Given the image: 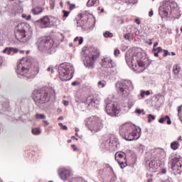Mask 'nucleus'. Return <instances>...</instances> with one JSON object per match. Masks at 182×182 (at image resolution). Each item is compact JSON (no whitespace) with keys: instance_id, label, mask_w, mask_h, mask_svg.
<instances>
[{"instance_id":"4c0bfd02","label":"nucleus","mask_w":182,"mask_h":182,"mask_svg":"<svg viewBox=\"0 0 182 182\" xmlns=\"http://www.w3.org/2000/svg\"><path fill=\"white\" fill-rule=\"evenodd\" d=\"M63 18H68L69 16V14H70V11H68L66 10H63Z\"/></svg>"},{"instance_id":"49530a36","label":"nucleus","mask_w":182,"mask_h":182,"mask_svg":"<svg viewBox=\"0 0 182 182\" xmlns=\"http://www.w3.org/2000/svg\"><path fill=\"white\" fill-rule=\"evenodd\" d=\"M47 72H50L51 73H53V68L49 67L47 68Z\"/></svg>"},{"instance_id":"c756f323","label":"nucleus","mask_w":182,"mask_h":182,"mask_svg":"<svg viewBox=\"0 0 182 182\" xmlns=\"http://www.w3.org/2000/svg\"><path fill=\"white\" fill-rule=\"evenodd\" d=\"M97 87L100 88V89H103V87H106V81L105 80H100V81H98L97 82Z\"/></svg>"},{"instance_id":"c9c22d12","label":"nucleus","mask_w":182,"mask_h":182,"mask_svg":"<svg viewBox=\"0 0 182 182\" xmlns=\"http://www.w3.org/2000/svg\"><path fill=\"white\" fill-rule=\"evenodd\" d=\"M4 53H7V55H12V52L11 50V48H6L4 50H3Z\"/></svg>"},{"instance_id":"4468645a","label":"nucleus","mask_w":182,"mask_h":182,"mask_svg":"<svg viewBox=\"0 0 182 182\" xmlns=\"http://www.w3.org/2000/svg\"><path fill=\"white\" fill-rule=\"evenodd\" d=\"M34 25L36 28H40L41 29L50 28V26H52L50 24V18H49L48 16H43L42 18L34 21Z\"/></svg>"},{"instance_id":"20e7f679","label":"nucleus","mask_w":182,"mask_h":182,"mask_svg":"<svg viewBox=\"0 0 182 182\" xmlns=\"http://www.w3.org/2000/svg\"><path fill=\"white\" fill-rule=\"evenodd\" d=\"M58 75L60 80L63 82H68L73 77V73H75V69L73 65L70 63H63L58 66Z\"/></svg>"},{"instance_id":"6e6d98bb","label":"nucleus","mask_w":182,"mask_h":182,"mask_svg":"<svg viewBox=\"0 0 182 182\" xmlns=\"http://www.w3.org/2000/svg\"><path fill=\"white\" fill-rule=\"evenodd\" d=\"M153 53H154V56H155L156 58H158V56H159V53H156V51H153Z\"/></svg>"},{"instance_id":"603ef678","label":"nucleus","mask_w":182,"mask_h":182,"mask_svg":"<svg viewBox=\"0 0 182 182\" xmlns=\"http://www.w3.org/2000/svg\"><path fill=\"white\" fill-rule=\"evenodd\" d=\"M2 63H4V59L0 56V66H2Z\"/></svg>"},{"instance_id":"338daca9","label":"nucleus","mask_w":182,"mask_h":182,"mask_svg":"<svg viewBox=\"0 0 182 182\" xmlns=\"http://www.w3.org/2000/svg\"><path fill=\"white\" fill-rule=\"evenodd\" d=\"M147 181H148V182H151V181H153V178H149L147 180Z\"/></svg>"},{"instance_id":"5701e85b","label":"nucleus","mask_w":182,"mask_h":182,"mask_svg":"<svg viewBox=\"0 0 182 182\" xmlns=\"http://www.w3.org/2000/svg\"><path fill=\"white\" fill-rule=\"evenodd\" d=\"M112 151L117 150V141L113 139H110L109 149Z\"/></svg>"},{"instance_id":"69168bd1","label":"nucleus","mask_w":182,"mask_h":182,"mask_svg":"<svg viewBox=\"0 0 182 182\" xmlns=\"http://www.w3.org/2000/svg\"><path fill=\"white\" fill-rule=\"evenodd\" d=\"M79 37H76L75 39H74V42H77V41H79Z\"/></svg>"},{"instance_id":"7ed1b4c3","label":"nucleus","mask_w":182,"mask_h":182,"mask_svg":"<svg viewBox=\"0 0 182 182\" xmlns=\"http://www.w3.org/2000/svg\"><path fill=\"white\" fill-rule=\"evenodd\" d=\"M36 45L41 52H46L49 55L56 52V46L53 39L48 37H41L38 39Z\"/></svg>"},{"instance_id":"f704fd0d","label":"nucleus","mask_w":182,"mask_h":182,"mask_svg":"<svg viewBox=\"0 0 182 182\" xmlns=\"http://www.w3.org/2000/svg\"><path fill=\"white\" fill-rule=\"evenodd\" d=\"M103 35L105 38H113V34L110 31H106Z\"/></svg>"},{"instance_id":"1a4fd4ad","label":"nucleus","mask_w":182,"mask_h":182,"mask_svg":"<svg viewBox=\"0 0 182 182\" xmlns=\"http://www.w3.org/2000/svg\"><path fill=\"white\" fill-rule=\"evenodd\" d=\"M105 112L112 117L119 116V113H120V107L117 105L116 102L112 101L109 98H107L105 100Z\"/></svg>"},{"instance_id":"b1692460","label":"nucleus","mask_w":182,"mask_h":182,"mask_svg":"<svg viewBox=\"0 0 182 182\" xmlns=\"http://www.w3.org/2000/svg\"><path fill=\"white\" fill-rule=\"evenodd\" d=\"M166 120H167V124H171V119L168 115H166L165 117L159 119V122L163 124Z\"/></svg>"},{"instance_id":"864d4df0","label":"nucleus","mask_w":182,"mask_h":182,"mask_svg":"<svg viewBox=\"0 0 182 182\" xmlns=\"http://www.w3.org/2000/svg\"><path fill=\"white\" fill-rule=\"evenodd\" d=\"M153 10H151L150 11H149V16H150V17H151V16H153Z\"/></svg>"},{"instance_id":"37998d69","label":"nucleus","mask_w":182,"mask_h":182,"mask_svg":"<svg viewBox=\"0 0 182 182\" xmlns=\"http://www.w3.org/2000/svg\"><path fill=\"white\" fill-rule=\"evenodd\" d=\"M114 55L115 56H119V55H120V50L119 49H116L114 52Z\"/></svg>"},{"instance_id":"39448f33","label":"nucleus","mask_w":182,"mask_h":182,"mask_svg":"<svg viewBox=\"0 0 182 182\" xmlns=\"http://www.w3.org/2000/svg\"><path fill=\"white\" fill-rule=\"evenodd\" d=\"M28 28V26L25 24V23H21L18 24L16 27V31L15 32V36L17 41H19V42H23V43H26V42H28L32 38V34L30 33L29 35L26 34V28Z\"/></svg>"},{"instance_id":"4be33fe9","label":"nucleus","mask_w":182,"mask_h":182,"mask_svg":"<svg viewBox=\"0 0 182 182\" xmlns=\"http://www.w3.org/2000/svg\"><path fill=\"white\" fill-rule=\"evenodd\" d=\"M115 160H126V154L124 152H117L114 155Z\"/></svg>"},{"instance_id":"a211bd4d","label":"nucleus","mask_w":182,"mask_h":182,"mask_svg":"<svg viewBox=\"0 0 182 182\" xmlns=\"http://www.w3.org/2000/svg\"><path fill=\"white\" fill-rule=\"evenodd\" d=\"M181 66L180 64H175L173 66V73L174 75L175 79H181L182 75H181Z\"/></svg>"},{"instance_id":"a18cd8bd","label":"nucleus","mask_w":182,"mask_h":182,"mask_svg":"<svg viewBox=\"0 0 182 182\" xmlns=\"http://www.w3.org/2000/svg\"><path fill=\"white\" fill-rule=\"evenodd\" d=\"M83 43V37H80L78 40V44L82 45Z\"/></svg>"},{"instance_id":"de8ad7c7","label":"nucleus","mask_w":182,"mask_h":182,"mask_svg":"<svg viewBox=\"0 0 182 182\" xmlns=\"http://www.w3.org/2000/svg\"><path fill=\"white\" fill-rule=\"evenodd\" d=\"M72 149H73L74 151H76V150H77V148L76 147V146L75 144L71 145Z\"/></svg>"},{"instance_id":"3c124183","label":"nucleus","mask_w":182,"mask_h":182,"mask_svg":"<svg viewBox=\"0 0 182 182\" xmlns=\"http://www.w3.org/2000/svg\"><path fill=\"white\" fill-rule=\"evenodd\" d=\"M146 95V91H141V97H144V95Z\"/></svg>"},{"instance_id":"c03bdc74","label":"nucleus","mask_w":182,"mask_h":182,"mask_svg":"<svg viewBox=\"0 0 182 182\" xmlns=\"http://www.w3.org/2000/svg\"><path fill=\"white\" fill-rule=\"evenodd\" d=\"M124 39H126L127 41H129V39H130V33H126L124 36Z\"/></svg>"},{"instance_id":"052dcab7","label":"nucleus","mask_w":182,"mask_h":182,"mask_svg":"<svg viewBox=\"0 0 182 182\" xmlns=\"http://www.w3.org/2000/svg\"><path fill=\"white\" fill-rule=\"evenodd\" d=\"M145 95H146V96H150V92H149V90L145 91Z\"/></svg>"},{"instance_id":"ea45409f","label":"nucleus","mask_w":182,"mask_h":182,"mask_svg":"<svg viewBox=\"0 0 182 182\" xmlns=\"http://www.w3.org/2000/svg\"><path fill=\"white\" fill-rule=\"evenodd\" d=\"M170 55H171V53H170V52H168V50H164V58H166V56H170Z\"/></svg>"},{"instance_id":"4d7b16f0","label":"nucleus","mask_w":182,"mask_h":182,"mask_svg":"<svg viewBox=\"0 0 182 182\" xmlns=\"http://www.w3.org/2000/svg\"><path fill=\"white\" fill-rule=\"evenodd\" d=\"M31 18H32V16L31 15H28V16H27L26 19V21H31Z\"/></svg>"},{"instance_id":"393cba45","label":"nucleus","mask_w":182,"mask_h":182,"mask_svg":"<svg viewBox=\"0 0 182 182\" xmlns=\"http://www.w3.org/2000/svg\"><path fill=\"white\" fill-rule=\"evenodd\" d=\"M8 107H9V102L6 100L5 102L0 105V112H1L2 110L4 111L6 109H8Z\"/></svg>"},{"instance_id":"9d476101","label":"nucleus","mask_w":182,"mask_h":182,"mask_svg":"<svg viewBox=\"0 0 182 182\" xmlns=\"http://www.w3.org/2000/svg\"><path fill=\"white\" fill-rule=\"evenodd\" d=\"M116 86L117 92L122 96V97H127V96L130 95V90H132L133 89V84L130 80H128L124 83L117 82Z\"/></svg>"},{"instance_id":"774afa93","label":"nucleus","mask_w":182,"mask_h":182,"mask_svg":"<svg viewBox=\"0 0 182 182\" xmlns=\"http://www.w3.org/2000/svg\"><path fill=\"white\" fill-rule=\"evenodd\" d=\"M178 141H182L181 136H178Z\"/></svg>"},{"instance_id":"9b49d317","label":"nucleus","mask_w":182,"mask_h":182,"mask_svg":"<svg viewBox=\"0 0 182 182\" xmlns=\"http://www.w3.org/2000/svg\"><path fill=\"white\" fill-rule=\"evenodd\" d=\"M81 55L82 59H84L85 66L91 69L93 68V65H95V58H96L95 53H90V50H86L82 51Z\"/></svg>"},{"instance_id":"5fc2aeb1","label":"nucleus","mask_w":182,"mask_h":182,"mask_svg":"<svg viewBox=\"0 0 182 182\" xmlns=\"http://www.w3.org/2000/svg\"><path fill=\"white\" fill-rule=\"evenodd\" d=\"M77 22V26H82V24H80V20H78Z\"/></svg>"},{"instance_id":"e2e57ef3","label":"nucleus","mask_w":182,"mask_h":182,"mask_svg":"<svg viewBox=\"0 0 182 182\" xmlns=\"http://www.w3.org/2000/svg\"><path fill=\"white\" fill-rule=\"evenodd\" d=\"M157 45H159L158 42L154 43V48H156V46H157Z\"/></svg>"},{"instance_id":"f03ea898","label":"nucleus","mask_w":182,"mask_h":182,"mask_svg":"<svg viewBox=\"0 0 182 182\" xmlns=\"http://www.w3.org/2000/svg\"><path fill=\"white\" fill-rule=\"evenodd\" d=\"M126 62L129 66L136 72V73H141L146 70V63H144V55L141 52L136 53L127 51L125 55Z\"/></svg>"},{"instance_id":"cd10ccee","label":"nucleus","mask_w":182,"mask_h":182,"mask_svg":"<svg viewBox=\"0 0 182 182\" xmlns=\"http://www.w3.org/2000/svg\"><path fill=\"white\" fill-rule=\"evenodd\" d=\"M178 147H180V143H178L177 141H173L171 144V149H172V150H177Z\"/></svg>"},{"instance_id":"2f4dec72","label":"nucleus","mask_w":182,"mask_h":182,"mask_svg":"<svg viewBox=\"0 0 182 182\" xmlns=\"http://www.w3.org/2000/svg\"><path fill=\"white\" fill-rule=\"evenodd\" d=\"M67 5L69 6L70 11H73V9L76 8V5L75 4H71L70 1H67Z\"/></svg>"},{"instance_id":"dca6fc26","label":"nucleus","mask_w":182,"mask_h":182,"mask_svg":"<svg viewBox=\"0 0 182 182\" xmlns=\"http://www.w3.org/2000/svg\"><path fill=\"white\" fill-rule=\"evenodd\" d=\"M83 103L91 107H97L100 101L97 98L95 97V95H92L88 96L87 99L83 101Z\"/></svg>"},{"instance_id":"6e6552de","label":"nucleus","mask_w":182,"mask_h":182,"mask_svg":"<svg viewBox=\"0 0 182 182\" xmlns=\"http://www.w3.org/2000/svg\"><path fill=\"white\" fill-rule=\"evenodd\" d=\"M85 125L92 133H97L103 129V122L97 117H90L85 120Z\"/></svg>"},{"instance_id":"09e8293b","label":"nucleus","mask_w":182,"mask_h":182,"mask_svg":"<svg viewBox=\"0 0 182 182\" xmlns=\"http://www.w3.org/2000/svg\"><path fill=\"white\" fill-rule=\"evenodd\" d=\"M135 22H136V23H137V25H140V23H141V22L140 21V20L139 18H136Z\"/></svg>"},{"instance_id":"7c9ffc66","label":"nucleus","mask_w":182,"mask_h":182,"mask_svg":"<svg viewBox=\"0 0 182 182\" xmlns=\"http://www.w3.org/2000/svg\"><path fill=\"white\" fill-rule=\"evenodd\" d=\"M96 2H97V0H88V1L87 3V6L88 8L94 6L95 4H96Z\"/></svg>"},{"instance_id":"c85d7f7f","label":"nucleus","mask_w":182,"mask_h":182,"mask_svg":"<svg viewBox=\"0 0 182 182\" xmlns=\"http://www.w3.org/2000/svg\"><path fill=\"white\" fill-rule=\"evenodd\" d=\"M35 117L37 120H43V119H46V115H45V114L37 113L36 114Z\"/></svg>"},{"instance_id":"72a5a7b5","label":"nucleus","mask_w":182,"mask_h":182,"mask_svg":"<svg viewBox=\"0 0 182 182\" xmlns=\"http://www.w3.org/2000/svg\"><path fill=\"white\" fill-rule=\"evenodd\" d=\"M148 122L149 123H151V122H153V120H156V117H154L153 114H149L148 115Z\"/></svg>"},{"instance_id":"79ce46f5","label":"nucleus","mask_w":182,"mask_h":182,"mask_svg":"<svg viewBox=\"0 0 182 182\" xmlns=\"http://www.w3.org/2000/svg\"><path fill=\"white\" fill-rule=\"evenodd\" d=\"M136 113H138V114H141V113H143V114H144V109H136Z\"/></svg>"},{"instance_id":"bb28decb","label":"nucleus","mask_w":182,"mask_h":182,"mask_svg":"<svg viewBox=\"0 0 182 182\" xmlns=\"http://www.w3.org/2000/svg\"><path fill=\"white\" fill-rule=\"evenodd\" d=\"M101 146H102V147L103 149H106L107 150H109V146H110V139L106 140L105 141H104V142L102 144Z\"/></svg>"},{"instance_id":"423d86ee","label":"nucleus","mask_w":182,"mask_h":182,"mask_svg":"<svg viewBox=\"0 0 182 182\" xmlns=\"http://www.w3.org/2000/svg\"><path fill=\"white\" fill-rule=\"evenodd\" d=\"M33 100L37 106H41V105H45L50 100V95L46 90H35L33 92Z\"/></svg>"},{"instance_id":"680f3d73","label":"nucleus","mask_w":182,"mask_h":182,"mask_svg":"<svg viewBox=\"0 0 182 182\" xmlns=\"http://www.w3.org/2000/svg\"><path fill=\"white\" fill-rule=\"evenodd\" d=\"M71 139L72 140H77V138H76L75 136H71Z\"/></svg>"},{"instance_id":"ddd939ff","label":"nucleus","mask_w":182,"mask_h":182,"mask_svg":"<svg viewBox=\"0 0 182 182\" xmlns=\"http://www.w3.org/2000/svg\"><path fill=\"white\" fill-rule=\"evenodd\" d=\"M171 168L175 174H180L182 171V160L178 156L172 157Z\"/></svg>"},{"instance_id":"0e129e2a","label":"nucleus","mask_w":182,"mask_h":182,"mask_svg":"<svg viewBox=\"0 0 182 182\" xmlns=\"http://www.w3.org/2000/svg\"><path fill=\"white\" fill-rule=\"evenodd\" d=\"M27 16H26V14H22V18H24L26 19Z\"/></svg>"},{"instance_id":"8fccbe9b","label":"nucleus","mask_w":182,"mask_h":182,"mask_svg":"<svg viewBox=\"0 0 182 182\" xmlns=\"http://www.w3.org/2000/svg\"><path fill=\"white\" fill-rule=\"evenodd\" d=\"M177 109H178V113H180L182 110V105L178 107Z\"/></svg>"},{"instance_id":"58836bf2","label":"nucleus","mask_w":182,"mask_h":182,"mask_svg":"<svg viewBox=\"0 0 182 182\" xmlns=\"http://www.w3.org/2000/svg\"><path fill=\"white\" fill-rule=\"evenodd\" d=\"M11 55H14V53H18V52H19V50L15 48H11Z\"/></svg>"},{"instance_id":"e433bc0d","label":"nucleus","mask_w":182,"mask_h":182,"mask_svg":"<svg viewBox=\"0 0 182 182\" xmlns=\"http://www.w3.org/2000/svg\"><path fill=\"white\" fill-rule=\"evenodd\" d=\"M152 51L156 52L157 53H160L163 52V49L161 48V47L154 48Z\"/></svg>"},{"instance_id":"6ab92c4d","label":"nucleus","mask_w":182,"mask_h":182,"mask_svg":"<svg viewBox=\"0 0 182 182\" xmlns=\"http://www.w3.org/2000/svg\"><path fill=\"white\" fill-rule=\"evenodd\" d=\"M113 66H114V65L113 64V60H112V58L109 57L104 58L102 60V68L110 69L113 68Z\"/></svg>"},{"instance_id":"a19ab883","label":"nucleus","mask_w":182,"mask_h":182,"mask_svg":"<svg viewBox=\"0 0 182 182\" xmlns=\"http://www.w3.org/2000/svg\"><path fill=\"white\" fill-rule=\"evenodd\" d=\"M58 124H59V126H60V127H62L63 130H68V127L65 126V125H63V123L60 122V123H59Z\"/></svg>"},{"instance_id":"412c9836","label":"nucleus","mask_w":182,"mask_h":182,"mask_svg":"<svg viewBox=\"0 0 182 182\" xmlns=\"http://www.w3.org/2000/svg\"><path fill=\"white\" fill-rule=\"evenodd\" d=\"M42 12H43V8L39 6H37L31 9V14H33V15H41Z\"/></svg>"},{"instance_id":"f257e3e1","label":"nucleus","mask_w":182,"mask_h":182,"mask_svg":"<svg viewBox=\"0 0 182 182\" xmlns=\"http://www.w3.org/2000/svg\"><path fill=\"white\" fill-rule=\"evenodd\" d=\"M32 63L28 58H22L17 63L16 72L18 77H26V79H33L39 73V65L38 63L31 68Z\"/></svg>"},{"instance_id":"f8f14e48","label":"nucleus","mask_w":182,"mask_h":182,"mask_svg":"<svg viewBox=\"0 0 182 182\" xmlns=\"http://www.w3.org/2000/svg\"><path fill=\"white\" fill-rule=\"evenodd\" d=\"M141 135V129L136 128L134 126L131 131H129L124 139L128 141H132V140H137Z\"/></svg>"},{"instance_id":"13d9d810","label":"nucleus","mask_w":182,"mask_h":182,"mask_svg":"<svg viewBox=\"0 0 182 182\" xmlns=\"http://www.w3.org/2000/svg\"><path fill=\"white\" fill-rule=\"evenodd\" d=\"M64 106H69V101H64Z\"/></svg>"},{"instance_id":"a878e982","label":"nucleus","mask_w":182,"mask_h":182,"mask_svg":"<svg viewBox=\"0 0 182 182\" xmlns=\"http://www.w3.org/2000/svg\"><path fill=\"white\" fill-rule=\"evenodd\" d=\"M118 164H119L121 168H124V167L127 166V160L124 159L120 161V159H117Z\"/></svg>"},{"instance_id":"0eeeda50","label":"nucleus","mask_w":182,"mask_h":182,"mask_svg":"<svg viewBox=\"0 0 182 182\" xmlns=\"http://www.w3.org/2000/svg\"><path fill=\"white\" fill-rule=\"evenodd\" d=\"M159 15L161 18H175L176 17V7L174 4L171 2L165 3L162 6L159 7Z\"/></svg>"},{"instance_id":"bf43d9fd","label":"nucleus","mask_w":182,"mask_h":182,"mask_svg":"<svg viewBox=\"0 0 182 182\" xmlns=\"http://www.w3.org/2000/svg\"><path fill=\"white\" fill-rule=\"evenodd\" d=\"M43 122L45 124L44 126H49V122H48V121H43Z\"/></svg>"},{"instance_id":"aec40b11","label":"nucleus","mask_w":182,"mask_h":182,"mask_svg":"<svg viewBox=\"0 0 182 182\" xmlns=\"http://www.w3.org/2000/svg\"><path fill=\"white\" fill-rule=\"evenodd\" d=\"M149 168L151 171H156L159 168V165H157V161L156 160H152L149 162Z\"/></svg>"},{"instance_id":"473e14b6","label":"nucleus","mask_w":182,"mask_h":182,"mask_svg":"<svg viewBox=\"0 0 182 182\" xmlns=\"http://www.w3.org/2000/svg\"><path fill=\"white\" fill-rule=\"evenodd\" d=\"M33 134L38 136L41 133V129L39 128H34L32 129Z\"/></svg>"},{"instance_id":"2eb2a0df","label":"nucleus","mask_w":182,"mask_h":182,"mask_svg":"<svg viewBox=\"0 0 182 182\" xmlns=\"http://www.w3.org/2000/svg\"><path fill=\"white\" fill-rule=\"evenodd\" d=\"M134 127V125L132 123H125L119 127V134L123 139H124L126 134H127Z\"/></svg>"},{"instance_id":"f3484780","label":"nucleus","mask_w":182,"mask_h":182,"mask_svg":"<svg viewBox=\"0 0 182 182\" xmlns=\"http://www.w3.org/2000/svg\"><path fill=\"white\" fill-rule=\"evenodd\" d=\"M58 174L62 180H66L70 177L72 171L66 168H60L58 169Z\"/></svg>"}]
</instances>
